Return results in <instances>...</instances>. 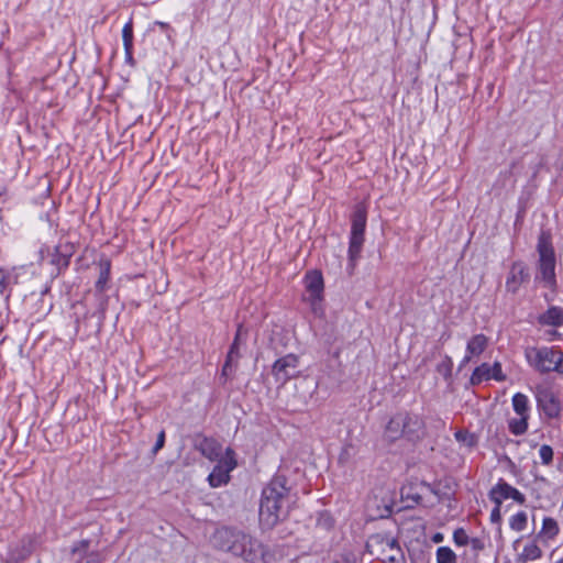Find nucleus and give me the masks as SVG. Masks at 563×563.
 I'll return each mask as SVG.
<instances>
[{
    "label": "nucleus",
    "instance_id": "obj_1",
    "mask_svg": "<svg viewBox=\"0 0 563 563\" xmlns=\"http://www.w3.org/2000/svg\"><path fill=\"white\" fill-rule=\"evenodd\" d=\"M216 539L224 551L249 563H274L273 553L257 539L241 531L218 530Z\"/></svg>",
    "mask_w": 563,
    "mask_h": 563
},
{
    "label": "nucleus",
    "instance_id": "obj_2",
    "mask_svg": "<svg viewBox=\"0 0 563 563\" xmlns=\"http://www.w3.org/2000/svg\"><path fill=\"white\" fill-rule=\"evenodd\" d=\"M286 483L285 477L276 476L263 489L258 511V520L263 529L274 528L286 517V503L289 493Z\"/></svg>",
    "mask_w": 563,
    "mask_h": 563
},
{
    "label": "nucleus",
    "instance_id": "obj_3",
    "mask_svg": "<svg viewBox=\"0 0 563 563\" xmlns=\"http://www.w3.org/2000/svg\"><path fill=\"white\" fill-rule=\"evenodd\" d=\"M537 250L539 254L537 279H540L545 287L554 289L556 286L555 253L552 246L551 234L549 232H541Z\"/></svg>",
    "mask_w": 563,
    "mask_h": 563
},
{
    "label": "nucleus",
    "instance_id": "obj_4",
    "mask_svg": "<svg viewBox=\"0 0 563 563\" xmlns=\"http://www.w3.org/2000/svg\"><path fill=\"white\" fill-rule=\"evenodd\" d=\"M525 355L528 363L539 372L563 374V353L554 347H528Z\"/></svg>",
    "mask_w": 563,
    "mask_h": 563
},
{
    "label": "nucleus",
    "instance_id": "obj_5",
    "mask_svg": "<svg viewBox=\"0 0 563 563\" xmlns=\"http://www.w3.org/2000/svg\"><path fill=\"white\" fill-rule=\"evenodd\" d=\"M366 227V212L364 209L358 208L353 214L349 256L354 265L358 258L364 243V232Z\"/></svg>",
    "mask_w": 563,
    "mask_h": 563
},
{
    "label": "nucleus",
    "instance_id": "obj_6",
    "mask_svg": "<svg viewBox=\"0 0 563 563\" xmlns=\"http://www.w3.org/2000/svg\"><path fill=\"white\" fill-rule=\"evenodd\" d=\"M236 460L234 451L230 448L225 450L224 456H222L218 464L213 467L212 472L208 476L209 485L213 488L225 485L230 481V472L236 467Z\"/></svg>",
    "mask_w": 563,
    "mask_h": 563
},
{
    "label": "nucleus",
    "instance_id": "obj_7",
    "mask_svg": "<svg viewBox=\"0 0 563 563\" xmlns=\"http://www.w3.org/2000/svg\"><path fill=\"white\" fill-rule=\"evenodd\" d=\"M368 547H376L384 563H405V555L394 538L374 537Z\"/></svg>",
    "mask_w": 563,
    "mask_h": 563
},
{
    "label": "nucleus",
    "instance_id": "obj_8",
    "mask_svg": "<svg viewBox=\"0 0 563 563\" xmlns=\"http://www.w3.org/2000/svg\"><path fill=\"white\" fill-rule=\"evenodd\" d=\"M298 366L299 357L295 354H287L275 361L272 373L276 382L285 384L289 379L298 376Z\"/></svg>",
    "mask_w": 563,
    "mask_h": 563
},
{
    "label": "nucleus",
    "instance_id": "obj_9",
    "mask_svg": "<svg viewBox=\"0 0 563 563\" xmlns=\"http://www.w3.org/2000/svg\"><path fill=\"white\" fill-rule=\"evenodd\" d=\"M529 280V272L527 266L521 262H516L511 265L509 274L506 278V289L509 292L516 294L521 285Z\"/></svg>",
    "mask_w": 563,
    "mask_h": 563
},
{
    "label": "nucleus",
    "instance_id": "obj_10",
    "mask_svg": "<svg viewBox=\"0 0 563 563\" xmlns=\"http://www.w3.org/2000/svg\"><path fill=\"white\" fill-rule=\"evenodd\" d=\"M305 286L310 294L311 305L313 310H317V302L322 299L323 294V277L319 271H310L305 276Z\"/></svg>",
    "mask_w": 563,
    "mask_h": 563
},
{
    "label": "nucleus",
    "instance_id": "obj_11",
    "mask_svg": "<svg viewBox=\"0 0 563 563\" xmlns=\"http://www.w3.org/2000/svg\"><path fill=\"white\" fill-rule=\"evenodd\" d=\"M490 378H494L498 382L505 380V375L503 374L500 363L496 362L493 365L483 363L474 369L471 376V383L476 385Z\"/></svg>",
    "mask_w": 563,
    "mask_h": 563
},
{
    "label": "nucleus",
    "instance_id": "obj_12",
    "mask_svg": "<svg viewBox=\"0 0 563 563\" xmlns=\"http://www.w3.org/2000/svg\"><path fill=\"white\" fill-rule=\"evenodd\" d=\"M404 420V437L408 440L420 439L424 434V422L419 415L401 413Z\"/></svg>",
    "mask_w": 563,
    "mask_h": 563
},
{
    "label": "nucleus",
    "instance_id": "obj_13",
    "mask_svg": "<svg viewBox=\"0 0 563 563\" xmlns=\"http://www.w3.org/2000/svg\"><path fill=\"white\" fill-rule=\"evenodd\" d=\"M538 402L549 418H555L561 411L556 396L549 389H540L537 394Z\"/></svg>",
    "mask_w": 563,
    "mask_h": 563
},
{
    "label": "nucleus",
    "instance_id": "obj_14",
    "mask_svg": "<svg viewBox=\"0 0 563 563\" xmlns=\"http://www.w3.org/2000/svg\"><path fill=\"white\" fill-rule=\"evenodd\" d=\"M490 497L495 504L498 505H500L504 499L508 498H511L520 504L525 501L523 495L506 483L498 484L496 487H494L490 492Z\"/></svg>",
    "mask_w": 563,
    "mask_h": 563
},
{
    "label": "nucleus",
    "instance_id": "obj_15",
    "mask_svg": "<svg viewBox=\"0 0 563 563\" xmlns=\"http://www.w3.org/2000/svg\"><path fill=\"white\" fill-rule=\"evenodd\" d=\"M488 338L485 334L473 335L466 344V354L463 364L468 363L473 357H478L487 347Z\"/></svg>",
    "mask_w": 563,
    "mask_h": 563
},
{
    "label": "nucleus",
    "instance_id": "obj_16",
    "mask_svg": "<svg viewBox=\"0 0 563 563\" xmlns=\"http://www.w3.org/2000/svg\"><path fill=\"white\" fill-rule=\"evenodd\" d=\"M198 450L210 461H219L221 456V445L213 439L205 438L199 444Z\"/></svg>",
    "mask_w": 563,
    "mask_h": 563
},
{
    "label": "nucleus",
    "instance_id": "obj_17",
    "mask_svg": "<svg viewBox=\"0 0 563 563\" xmlns=\"http://www.w3.org/2000/svg\"><path fill=\"white\" fill-rule=\"evenodd\" d=\"M401 437H404V420L401 413H398L389 420L385 430V438L393 442Z\"/></svg>",
    "mask_w": 563,
    "mask_h": 563
},
{
    "label": "nucleus",
    "instance_id": "obj_18",
    "mask_svg": "<svg viewBox=\"0 0 563 563\" xmlns=\"http://www.w3.org/2000/svg\"><path fill=\"white\" fill-rule=\"evenodd\" d=\"M539 322L544 325L559 327L563 324V309L559 307H550L543 314L539 317Z\"/></svg>",
    "mask_w": 563,
    "mask_h": 563
},
{
    "label": "nucleus",
    "instance_id": "obj_19",
    "mask_svg": "<svg viewBox=\"0 0 563 563\" xmlns=\"http://www.w3.org/2000/svg\"><path fill=\"white\" fill-rule=\"evenodd\" d=\"M541 556V548L534 541H532L523 547L522 551L518 554L517 561L520 563H527L529 561H536Z\"/></svg>",
    "mask_w": 563,
    "mask_h": 563
},
{
    "label": "nucleus",
    "instance_id": "obj_20",
    "mask_svg": "<svg viewBox=\"0 0 563 563\" xmlns=\"http://www.w3.org/2000/svg\"><path fill=\"white\" fill-rule=\"evenodd\" d=\"M559 531L558 521L551 517H547L543 519L542 528L538 537L544 541L553 540L559 534Z\"/></svg>",
    "mask_w": 563,
    "mask_h": 563
},
{
    "label": "nucleus",
    "instance_id": "obj_21",
    "mask_svg": "<svg viewBox=\"0 0 563 563\" xmlns=\"http://www.w3.org/2000/svg\"><path fill=\"white\" fill-rule=\"evenodd\" d=\"M123 46L128 57L132 56L133 46V24L129 21L122 30Z\"/></svg>",
    "mask_w": 563,
    "mask_h": 563
},
{
    "label": "nucleus",
    "instance_id": "obj_22",
    "mask_svg": "<svg viewBox=\"0 0 563 563\" xmlns=\"http://www.w3.org/2000/svg\"><path fill=\"white\" fill-rule=\"evenodd\" d=\"M527 419L528 416H519L518 419H511L509 421L510 431L516 435L525 433L528 428Z\"/></svg>",
    "mask_w": 563,
    "mask_h": 563
},
{
    "label": "nucleus",
    "instance_id": "obj_23",
    "mask_svg": "<svg viewBox=\"0 0 563 563\" xmlns=\"http://www.w3.org/2000/svg\"><path fill=\"white\" fill-rule=\"evenodd\" d=\"M512 406L519 416H527L528 399L523 394L518 393L512 397Z\"/></svg>",
    "mask_w": 563,
    "mask_h": 563
},
{
    "label": "nucleus",
    "instance_id": "obj_24",
    "mask_svg": "<svg viewBox=\"0 0 563 563\" xmlns=\"http://www.w3.org/2000/svg\"><path fill=\"white\" fill-rule=\"evenodd\" d=\"M454 435L457 442L467 448L474 446L477 442L476 435L470 433L467 430H459Z\"/></svg>",
    "mask_w": 563,
    "mask_h": 563
},
{
    "label": "nucleus",
    "instance_id": "obj_25",
    "mask_svg": "<svg viewBox=\"0 0 563 563\" xmlns=\"http://www.w3.org/2000/svg\"><path fill=\"white\" fill-rule=\"evenodd\" d=\"M437 563H456V555L450 548L440 547L437 550Z\"/></svg>",
    "mask_w": 563,
    "mask_h": 563
},
{
    "label": "nucleus",
    "instance_id": "obj_26",
    "mask_svg": "<svg viewBox=\"0 0 563 563\" xmlns=\"http://www.w3.org/2000/svg\"><path fill=\"white\" fill-rule=\"evenodd\" d=\"M528 517L527 514L520 511L510 518L509 526L515 531H522L527 526Z\"/></svg>",
    "mask_w": 563,
    "mask_h": 563
},
{
    "label": "nucleus",
    "instance_id": "obj_27",
    "mask_svg": "<svg viewBox=\"0 0 563 563\" xmlns=\"http://www.w3.org/2000/svg\"><path fill=\"white\" fill-rule=\"evenodd\" d=\"M110 275V263L108 261L100 265V276L96 283L98 289L103 290Z\"/></svg>",
    "mask_w": 563,
    "mask_h": 563
},
{
    "label": "nucleus",
    "instance_id": "obj_28",
    "mask_svg": "<svg viewBox=\"0 0 563 563\" xmlns=\"http://www.w3.org/2000/svg\"><path fill=\"white\" fill-rule=\"evenodd\" d=\"M453 540L456 545H466L470 542V538L464 529H456L453 533Z\"/></svg>",
    "mask_w": 563,
    "mask_h": 563
},
{
    "label": "nucleus",
    "instance_id": "obj_29",
    "mask_svg": "<svg viewBox=\"0 0 563 563\" xmlns=\"http://www.w3.org/2000/svg\"><path fill=\"white\" fill-rule=\"evenodd\" d=\"M539 454L543 464H550L553 459V450L550 445H542L539 450Z\"/></svg>",
    "mask_w": 563,
    "mask_h": 563
},
{
    "label": "nucleus",
    "instance_id": "obj_30",
    "mask_svg": "<svg viewBox=\"0 0 563 563\" xmlns=\"http://www.w3.org/2000/svg\"><path fill=\"white\" fill-rule=\"evenodd\" d=\"M240 336H241V327L238 329V332H236V335H235V339H234V342L231 346V350L229 352V355H228V360L225 362V365L223 367V371L227 369V367L229 366V363L232 361L233 358V354L236 352L238 350V343H239V340H240Z\"/></svg>",
    "mask_w": 563,
    "mask_h": 563
},
{
    "label": "nucleus",
    "instance_id": "obj_31",
    "mask_svg": "<svg viewBox=\"0 0 563 563\" xmlns=\"http://www.w3.org/2000/svg\"><path fill=\"white\" fill-rule=\"evenodd\" d=\"M164 443H165V432L161 431L157 435V440L153 448V452L154 453L158 452L164 446Z\"/></svg>",
    "mask_w": 563,
    "mask_h": 563
},
{
    "label": "nucleus",
    "instance_id": "obj_32",
    "mask_svg": "<svg viewBox=\"0 0 563 563\" xmlns=\"http://www.w3.org/2000/svg\"><path fill=\"white\" fill-rule=\"evenodd\" d=\"M490 519L493 522L500 521V505L496 504V507L492 510Z\"/></svg>",
    "mask_w": 563,
    "mask_h": 563
},
{
    "label": "nucleus",
    "instance_id": "obj_33",
    "mask_svg": "<svg viewBox=\"0 0 563 563\" xmlns=\"http://www.w3.org/2000/svg\"><path fill=\"white\" fill-rule=\"evenodd\" d=\"M7 286V276L2 269H0V295L3 294Z\"/></svg>",
    "mask_w": 563,
    "mask_h": 563
},
{
    "label": "nucleus",
    "instance_id": "obj_34",
    "mask_svg": "<svg viewBox=\"0 0 563 563\" xmlns=\"http://www.w3.org/2000/svg\"><path fill=\"white\" fill-rule=\"evenodd\" d=\"M77 563H97L96 559L92 558V556H86L84 559H81L79 562Z\"/></svg>",
    "mask_w": 563,
    "mask_h": 563
},
{
    "label": "nucleus",
    "instance_id": "obj_35",
    "mask_svg": "<svg viewBox=\"0 0 563 563\" xmlns=\"http://www.w3.org/2000/svg\"><path fill=\"white\" fill-rule=\"evenodd\" d=\"M471 543H472V547L475 549V550H478V549H482V544H479L481 542L478 541V539H472L471 540Z\"/></svg>",
    "mask_w": 563,
    "mask_h": 563
},
{
    "label": "nucleus",
    "instance_id": "obj_36",
    "mask_svg": "<svg viewBox=\"0 0 563 563\" xmlns=\"http://www.w3.org/2000/svg\"><path fill=\"white\" fill-rule=\"evenodd\" d=\"M432 540L437 543L441 542L443 540V536L441 533H437L433 536Z\"/></svg>",
    "mask_w": 563,
    "mask_h": 563
},
{
    "label": "nucleus",
    "instance_id": "obj_37",
    "mask_svg": "<svg viewBox=\"0 0 563 563\" xmlns=\"http://www.w3.org/2000/svg\"><path fill=\"white\" fill-rule=\"evenodd\" d=\"M156 25H158L161 29H167L169 25L166 22L157 21L155 22Z\"/></svg>",
    "mask_w": 563,
    "mask_h": 563
},
{
    "label": "nucleus",
    "instance_id": "obj_38",
    "mask_svg": "<svg viewBox=\"0 0 563 563\" xmlns=\"http://www.w3.org/2000/svg\"><path fill=\"white\" fill-rule=\"evenodd\" d=\"M347 563H356V560H355V559H353V560H351V561H347Z\"/></svg>",
    "mask_w": 563,
    "mask_h": 563
},
{
    "label": "nucleus",
    "instance_id": "obj_39",
    "mask_svg": "<svg viewBox=\"0 0 563 563\" xmlns=\"http://www.w3.org/2000/svg\"><path fill=\"white\" fill-rule=\"evenodd\" d=\"M555 563H563V560H559V561H558V562H555Z\"/></svg>",
    "mask_w": 563,
    "mask_h": 563
}]
</instances>
